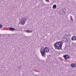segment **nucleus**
Instances as JSON below:
<instances>
[{"mask_svg": "<svg viewBox=\"0 0 76 76\" xmlns=\"http://www.w3.org/2000/svg\"><path fill=\"white\" fill-rule=\"evenodd\" d=\"M65 58V60H67V59H69L70 57L69 56L67 55H66L63 56Z\"/></svg>", "mask_w": 76, "mask_h": 76, "instance_id": "obj_6", "label": "nucleus"}, {"mask_svg": "<svg viewBox=\"0 0 76 76\" xmlns=\"http://www.w3.org/2000/svg\"><path fill=\"white\" fill-rule=\"evenodd\" d=\"M25 22H26L25 18V17H23V18H22L21 20L20 21V22L22 25H23L25 23Z\"/></svg>", "mask_w": 76, "mask_h": 76, "instance_id": "obj_2", "label": "nucleus"}, {"mask_svg": "<svg viewBox=\"0 0 76 76\" xmlns=\"http://www.w3.org/2000/svg\"><path fill=\"white\" fill-rule=\"evenodd\" d=\"M28 32H30V31H28Z\"/></svg>", "mask_w": 76, "mask_h": 76, "instance_id": "obj_17", "label": "nucleus"}, {"mask_svg": "<svg viewBox=\"0 0 76 76\" xmlns=\"http://www.w3.org/2000/svg\"><path fill=\"white\" fill-rule=\"evenodd\" d=\"M2 25L0 24V28H2Z\"/></svg>", "mask_w": 76, "mask_h": 76, "instance_id": "obj_12", "label": "nucleus"}, {"mask_svg": "<svg viewBox=\"0 0 76 76\" xmlns=\"http://www.w3.org/2000/svg\"><path fill=\"white\" fill-rule=\"evenodd\" d=\"M40 53L42 57H45V53L44 51V49L41 48L40 49Z\"/></svg>", "mask_w": 76, "mask_h": 76, "instance_id": "obj_3", "label": "nucleus"}, {"mask_svg": "<svg viewBox=\"0 0 76 76\" xmlns=\"http://www.w3.org/2000/svg\"><path fill=\"white\" fill-rule=\"evenodd\" d=\"M26 31V32H28V31H29V30H27Z\"/></svg>", "mask_w": 76, "mask_h": 76, "instance_id": "obj_15", "label": "nucleus"}, {"mask_svg": "<svg viewBox=\"0 0 76 76\" xmlns=\"http://www.w3.org/2000/svg\"><path fill=\"white\" fill-rule=\"evenodd\" d=\"M46 1H47V0H45Z\"/></svg>", "mask_w": 76, "mask_h": 76, "instance_id": "obj_16", "label": "nucleus"}, {"mask_svg": "<svg viewBox=\"0 0 76 76\" xmlns=\"http://www.w3.org/2000/svg\"><path fill=\"white\" fill-rule=\"evenodd\" d=\"M69 35H66L64 36V38L66 40V41H67L68 40H70V39L69 38Z\"/></svg>", "mask_w": 76, "mask_h": 76, "instance_id": "obj_4", "label": "nucleus"}, {"mask_svg": "<svg viewBox=\"0 0 76 76\" xmlns=\"http://www.w3.org/2000/svg\"><path fill=\"white\" fill-rule=\"evenodd\" d=\"M71 39L72 41H75L76 39V37L75 36H73L72 37Z\"/></svg>", "mask_w": 76, "mask_h": 76, "instance_id": "obj_7", "label": "nucleus"}, {"mask_svg": "<svg viewBox=\"0 0 76 76\" xmlns=\"http://www.w3.org/2000/svg\"><path fill=\"white\" fill-rule=\"evenodd\" d=\"M71 67H75L76 66L75 65V64H72L71 65Z\"/></svg>", "mask_w": 76, "mask_h": 76, "instance_id": "obj_8", "label": "nucleus"}, {"mask_svg": "<svg viewBox=\"0 0 76 76\" xmlns=\"http://www.w3.org/2000/svg\"><path fill=\"white\" fill-rule=\"evenodd\" d=\"M18 68H19V69H21V67H20H20H18Z\"/></svg>", "mask_w": 76, "mask_h": 76, "instance_id": "obj_13", "label": "nucleus"}, {"mask_svg": "<svg viewBox=\"0 0 76 76\" xmlns=\"http://www.w3.org/2000/svg\"><path fill=\"white\" fill-rule=\"evenodd\" d=\"M70 19L72 21H73V19H72V16H70Z\"/></svg>", "mask_w": 76, "mask_h": 76, "instance_id": "obj_11", "label": "nucleus"}, {"mask_svg": "<svg viewBox=\"0 0 76 76\" xmlns=\"http://www.w3.org/2000/svg\"><path fill=\"white\" fill-rule=\"evenodd\" d=\"M10 31H14V30H15V29L14 28L10 27Z\"/></svg>", "mask_w": 76, "mask_h": 76, "instance_id": "obj_10", "label": "nucleus"}, {"mask_svg": "<svg viewBox=\"0 0 76 76\" xmlns=\"http://www.w3.org/2000/svg\"><path fill=\"white\" fill-rule=\"evenodd\" d=\"M32 31H30V33H31V32H32Z\"/></svg>", "mask_w": 76, "mask_h": 76, "instance_id": "obj_14", "label": "nucleus"}, {"mask_svg": "<svg viewBox=\"0 0 76 76\" xmlns=\"http://www.w3.org/2000/svg\"><path fill=\"white\" fill-rule=\"evenodd\" d=\"M63 44V41H60L56 42L54 44L55 48L58 50H60L62 49V46Z\"/></svg>", "mask_w": 76, "mask_h": 76, "instance_id": "obj_1", "label": "nucleus"}, {"mask_svg": "<svg viewBox=\"0 0 76 76\" xmlns=\"http://www.w3.org/2000/svg\"><path fill=\"white\" fill-rule=\"evenodd\" d=\"M53 9H56L57 8V6L56 4H54L53 6Z\"/></svg>", "mask_w": 76, "mask_h": 76, "instance_id": "obj_9", "label": "nucleus"}, {"mask_svg": "<svg viewBox=\"0 0 76 76\" xmlns=\"http://www.w3.org/2000/svg\"><path fill=\"white\" fill-rule=\"evenodd\" d=\"M43 50L45 52H46V53H48V52H49V51H50V49H49V48L47 47H46L45 48H44Z\"/></svg>", "mask_w": 76, "mask_h": 76, "instance_id": "obj_5", "label": "nucleus"}]
</instances>
